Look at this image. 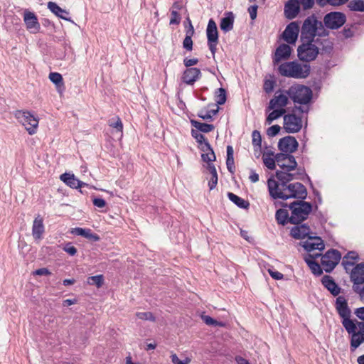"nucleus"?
<instances>
[{"instance_id": "obj_24", "label": "nucleus", "mask_w": 364, "mask_h": 364, "mask_svg": "<svg viewBox=\"0 0 364 364\" xmlns=\"http://www.w3.org/2000/svg\"><path fill=\"white\" fill-rule=\"evenodd\" d=\"M45 231L43 218L38 215L33 223L32 235L35 240H41Z\"/></svg>"}, {"instance_id": "obj_19", "label": "nucleus", "mask_w": 364, "mask_h": 364, "mask_svg": "<svg viewBox=\"0 0 364 364\" xmlns=\"http://www.w3.org/2000/svg\"><path fill=\"white\" fill-rule=\"evenodd\" d=\"M201 77L200 70L196 68H189L184 70L182 80L187 85H193Z\"/></svg>"}, {"instance_id": "obj_30", "label": "nucleus", "mask_w": 364, "mask_h": 364, "mask_svg": "<svg viewBox=\"0 0 364 364\" xmlns=\"http://www.w3.org/2000/svg\"><path fill=\"white\" fill-rule=\"evenodd\" d=\"M202 151L204 153L202 154L201 157L204 161L209 164L215 160V153L208 142H205V145L202 147Z\"/></svg>"}, {"instance_id": "obj_54", "label": "nucleus", "mask_w": 364, "mask_h": 364, "mask_svg": "<svg viewBox=\"0 0 364 364\" xmlns=\"http://www.w3.org/2000/svg\"><path fill=\"white\" fill-rule=\"evenodd\" d=\"M183 46L186 50H187L188 51L192 50H193L192 37H185V38L183 41Z\"/></svg>"}, {"instance_id": "obj_9", "label": "nucleus", "mask_w": 364, "mask_h": 364, "mask_svg": "<svg viewBox=\"0 0 364 364\" xmlns=\"http://www.w3.org/2000/svg\"><path fill=\"white\" fill-rule=\"evenodd\" d=\"M341 255L336 250L327 251L321 257V264L326 272H331L341 260Z\"/></svg>"}, {"instance_id": "obj_40", "label": "nucleus", "mask_w": 364, "mask_h": 364, "mask_svg": "<svg viewBox=\"0 0 364 364\" xmlns=\"http://www.w3.org/2000/svg\"><path fill=\"white\" fill-rule=\"evenodd\" d=\"M215 100L216 104L222 105L226 102V92L223 88H219L215 92Z\"/></svg>"}, {"instance_id": "obj_49", "label": "nucleus", "mask_w": 364, "mask_h": 364, "mask_svg": "<svg viewBox=\"0 0 364 364\" xmlns=\"http://www.w3.org/2000/svg\"><path fill=\"white\" fill-rule=\"evenodd\" d=\"M109 125L110 127H112L113 128L116 129V130L119 132H122L123 129V124L121 121V119L119 117L116 118L115 122L109 121Z\"/></svg>"}, {"instance_id": "obj_31", "label": "nucleus", "mask_w": 364, "mask_h": 364, "mask_svg": "<svg viewBox=\"0 0 364 364\" xmlns=\"http://www.w3.org/2000/svg\"><path fill=\"white\" fill-rule=\"evenodd\" d=\"M234 16L232 13L230 12L227 16L221 19L220 28L224 32H228L233 28Z\"/></svg>"}, {"instance_id": "obj_35", "label": "nucleus", "mask_w": 364, "mask_h": 364, "mask_svg": "<svg viewBox=\"0 0 364 364\" xmlns=\"http://www.w3.org/2000/svg\"><path fill=\"white\" fill-rule=\"evenodd\" d=\"M272 110V111L267 115L265 122V123L269 125L271 124L274 120L280 118L286 112V109H279L277 108Z\"/></svg>"}, {"instance_id": "obj_64", "label": "nucleus", "mask_w": 364, "mask_h": 364, "mask_svg": "<svg viewBox=\"0 0 364 364\" xmlns=\"http://www.w3.org/2000/svg\"><path fill=\"white\" fill-rule=\"evenodd\" d=\"M355 314L361 320L364 321V307L358 308L355 311Z\"/></svg>"}, {"instance_id": "obj_44", "label": "nucleus", "mask_w": 364, "mask_h": 364, "mask_svg": "<svg viewBox=\"0 0 364 364\" xmlns=\"http://www.w3.org/2000/svg\"><path fill=\"white\" fill-rule=\"evenodd\" d=\"M49 79L58 87L63 85V77L58 73H50L49 74Z\"/></svg>"}, {"instance_id": "obj_34", "label": "nucleus", "mask_w": 364, "mask_h": 364, "mask_svg": "<svg viewBox=\"0 0 364 364\" xmlns=\"http://www.w3.org/2000/svg\"><path fill=\"white\" fill-rule=\"evenodd\" d=\"M275 218L279 224L284 225L288 223H290V216L287 210L279 209L277 210Z\"/></svg>"}, {"instance_id": "obj_18", "label": "nucleus", "mask_w": 364, "mask_h": 364, "mask_svg": "<svg viewBox=\"0 0 364 364\" xmlns=\"http://www.w3.org/2000/svg\"><path fill=\"white\" fill-rule=\"evenodd\" d=\"M302 247L307 251L323 250L325 247L323 241L320 237L309 236L308 240L303 242Z\"/></svg>"}, {"instance_id": "obj_50", "label": "nucleus", "mask_w": 364, "mask_h": 364, "mask_svg": "<svg viewBox=\"0 0 364 364\" xmlns=\"http://www.w3.org/2000/svg\"><path fill=\"white\" fill-rule=\"evenodd\" d=\"M281 129L280 126L279 125H273L269 127L267 130V134L269 136L273 137L277 135Z\"/></svg>"}, {"instance_id": "obj_42", "label": "nucleus", "mask_w": 364, "mask_h": 364, "mask_svg": "<svg viewBox=\"0 0 364 364\" xmlns=\"http://www.w3.org/2000/svg\"><path fill=\"white\" fill-rule=\"evenodd\" d=\"M218 112V109H210L208 111H200L198 114V117L205 120H212L213 117Z\"/></svg>"}, {"instance_id": "obj_2", "label": "nucleus", "mask_w": 364, "mask_h": 364, "mask_svg": "<svg viewBox=\"0 0 364 364\" xmlns=\"http://www.w3.org/2000/svg\"><path fill=\"white\" fill-rule=\"evenodd\" d=\"M328 31L325 28L322 21L318 19L315 15L308 16L304 21L301 28V41L318 42V39L315 40L316 36L326 37Z\"/></svg>"}, {"instance_id": "obj_38", "label": "nucleus", "mask_w": 364, "mask_h": 364, "mask_svg": "<svg viewBox=\"0 0 364 364\" xmlns=\"http://www.w3.org/2000/svg\"><path fill=\"white\" fill-rule=\"evenodd\" d=\"M252 145L254 146L255 151L261 150L262 137L260 132L257 130H255L252 134Z\"/></svg>"}, {"instance_id": "obj_61", "label": "nucleus", "mask_w": 364, "mask_h": 364, "mask_svg": "<svg viewBox=\"0 0 364 364\" xmlns=\"http://www.w3.org/2000/svg\"><path fill=\"white\" fill-rule=\"evenodd\" d=\"M218 183V175L212 176L208 182V186L210 190H213L215 188Z\"/></svg>"}, {"instance_id": "obj_56", "label": "nucleus", "mask_w": 364, "mask_h": 364, "mask_svg": "<svg viewBox=\"0 0 364 364\" xmlns=\"http://www.w3.org/2000/svg\"><path fill=\"white\" fill-rule=\"evenodd\" d=\"M258 6L257 5L250 6L248 8V12L252 20H255L257 17Z\"/></svg>"}, {"instance_id": "obj_23", "label": "nucleus", "mask_w": 364, "mask_h": 364, "mask_svg": "<svg viewBox=\"0 0 364 364\" xmlns=\"http://www.w3.org/2000/svg\"><path fill=\"white\" fill-rule=\"evenodd\" d=\"M60 178L66 185L72 188L77 189L87 186V183L76 178L74 174L65 173L60 176Z\"/></svg>"}, {"instance_id": "obj_17", "label": "nucleus", "mask_w": 364, "mask_h": 364, "mask_svg": "<svg viewBox=\"0 0 364 364\" xmlns=\"http://www.w3.org/2000/svg\"><path fill=\"white\" fill-rule=\"evenodd\" d=\"M349 335H350V348L351 352H354L362 343H364V338L362 337L360 333L357 331V327L355 323L353 324L351 328L349 329L345 328Z\"/></svg>"}, {"instance_id": "obj_16", "label": "nucleus", "mask_w": 364, "mask_h": 364, "mask_svg": "<svg viewBox=\"0 0 364 364\" xmlns=\"http://www.w3.org/2000/svg\"><path fill=\"white\" fill-rule=\"evenodd\" d=\"M278 146L283 153L289 154L296 150L298 142L295 137L287 136L279 140Z\"/></svg>"}, {"instance_id": "obj_51", "label": "nucleus", "mask_w": 364, "mask_h": 364, "mask_svg": "<svg viewBox=\"0 0 364 364\" xmlns=\"http://www.w3.org/2000/svg\"><path fill=\"white\" fill-rule=\"evenodd\" d=\"M171 17L170 19V24H176L178 25L181 22V17L177 11L173 10L171 13Z\"/></svg>"}, {"instance_id": "obj_63", "label": "nucleus", "mask_w": 364, "mask_h": 364, "mask_svg": "<svg viewBox=\"0 0 364 364\" xmlns=\"http://www.w3.org/2000/svg\"><path fill=\"white\" fill-rule=\"evenodd\" d=\"M353 290L358 293L360 299L364 301V286L360 288L359 286H353Z\"/></svg>"}, {"instance_id": "obj_4", "label": "nucleus", "mask_w": 364, "mask_h": 364, "mask_svg": "<svg viewBox=\"0 0 364 364\" xmlns=\"http://www.w3.org/2000/svg\"><path fill=\"white\" fill-rule=\"evenodd\" d=\"M289 208L291 210L290 223L299 224L306 219L312 211V205L311 203L300 200L291 203Z\"/></svg>"}, {"instance_id": "obj_1", "label": "nucleus", "mask_w": 364, "mask_h": 364, "mask_svg": "<svg viewBox=\"0 0 364 364\" xmlns=\"http://www.w3.org/2000/svg\"><path fill=\"white\" fill-rule=\"evenodd\" d=\"M277 181L269 178L267 181L270 196L274 199L297 198L304 200L307 196L306 187L301 183H288L294 179H299L294 174L284 171H276Z\"/></svg>"}, {"instance_id": "obj_37", "label": "nucleus", "mask_w": 364, "mask_h": 364, "mask_svg": "<svg viewBox=\"0 0 364 364\" xmlns=\"http://www.w3.org/2000/svg\"><path fill=\"white\" fill-rule=\"evenodd\" d=\"M348 7L353 11L364 12V0H351Z\"/></svg>"}, {"instance_id": "obj_22", "label": "nucleus", "mask_w": 364, "mask_h": 364, "mask_svg": "<svg viewBox=\"0 0 364 364\" xmlns=\"http://www.w3.org/2000/svg\"><path fill=\"white\" fill-rule=\"evenodd\" d=\"M350 280L353 286H359L364 283V263L358 264L350 272Z\"/></svg>"}, {"instance_id": "obj_58", "label": "nucleus", "mask_w": 364, "mask_h": 364, "mask_svg": "<svg viewBox=\"0 0 364 364\" xmlns=\"http://www.w3.org/2000/svg\"><path fill=\"white\" fill-rule=\"evenodd\" d=\"M268 272L269 273L270 276L276 280L282 279L284 277L283 274L279 272L273 270L272 269H269Z\"/></svg>"}, {"instance_id": "obj_33", "label": "nucleus", "mask_w": 364, "mask_h": 364, "mask_svg": "<svg viewBox=\"0 0 364 364\" xmlns=\"http://www.w3.org/2000/svg\"><path fill=\"white\" fill-rule=\"evenodd\" d=\"M228 197L230 201L240 208L247 209L250 206V203L247 200H245L233 193L229 192L228 193Z\"/></svg>"}, {"instance_id": "obj_7", "label": "nucleus", "mask_w": 364, "mask_h": 364, "mask_svg": "<svg viewBox=\"0 0 364 364\" xmlns=\"http://www.w3.org/2000/svg\"><path fill=\"white\" fill-rule=\"evenodd\" d=\"M15 117L26 128L29 134L36 132L38 126V119L28 111L17 110Z\"/></svg>"}, {"instance_id": "obj_5", "label": "nucleus", "mask_w": 364, "mask_h": 364, "mask_svg": "<svg viewBox=\"0 0 364 364\" xmlns=\"http://www.w3.org/2000/svg\"><path fill=\"white\" fill-rule=\"evenodd\" d=\"M287 94L294 102L301 105L308 104L312 98L311 90L305 85L299 84L291 86L287 90Z\"/></svg>"}, {"instance_id": "obj_60", "label": "nucleus", "mask_w": 364, "mask_h": 364, "mask_svg": "<svg viewBox=\"0 0 364 364\" xmlns=\"http://www.w3.org/2000/svg\"><path fill=\"white\" fill-rule=\"evenodd\" d=\"M63 250H64L67 253H68L69 255H72V256H73V255H75L76 254V252H77V249H76L74 246H73V245H70V244H67V245L64 247Z\"/></svg>"}, {"instance_id": "obj_43", "label": "nucleus", "mask_w": 364, "mask_h": 364, "mask_svg": "<svg viewBox=\"0 0 364 364\" xmlns=\"http://www.w3.org/2000/svg\"><path fill=\"white\" fill-rule=\"evenodd\" d=\"M263 162L264 164L269 169L274 170L275 169L277 161L276 156L272 158L269 156H263Z\"/></svg>"}, {"instance_id": "obj_46", "label": "nucleus", "mask_w": 364, "mask_h": 364, "mask_svg": "<svg viewBox=\"0 0 364 364\" xmlns=\"http://www.w3.org/2000/svg\"><path fill=\"white\" fill-rule=\"evenodd\" d=\"M136 316L141 320L154 321L155 319L151 312H138L136 314Z\"/></svg>"}, {"instance_id": "obj_36", "label": "nucleus", "mask_w": 364, "mask_h": 364, "mask_svg": "<svg viewBox=\"0 0 364 364\" xmlns=\"http://www.w3.org/2000/svg\"><path fill=\"white\" fill-rule=\"evenodd\" d=\"M191 124L198 131L204 133H208L214 129V126L213 124L203 123L195 120H192Z\"/></svg>"}, {"instance_id": "obj_57", "label": "nucleus", "mask_w": 364, "mask_h": 364, "mask_svg": "<svg viewBox=\"0 0 364 364\" xmlns=\"http://www.w3.org/2000/svg\"><path fill=\"white\" fill-rule=\"evenodd\" d=\"M198 63V58H186L183 60V64L187 68H189L190 67L196 65Z\"/></svg>"}, {"instance_id": "obj_21", "label": "nucleus", "mask_w": 364, "mask_h": 364, "mask_svg": "<svg viewBox=\"0 0 364 364\" xmlns=\"http://www.w3.org/2000/svg\"><path fill=\"white\" fill-rule=\"evenodd\" d=\"M284 15L288 19H293L300 11L299 0H289L284 5Z\"/></svg>"}, {"instance_id": "obj_28", "label": "nucleus", "mask_w": 364, "mask_h": 364, "mask_svg": "<svg viewBox=\"0 0 364 364\" xmlns=\"http://www.w3.org/2000/svg\"><path fill=\"white\" fill-rule=\"evenodd\" d=\"M310 228L306 225L293 227L291 230V235L295 239H303L310 236Z\"/></svg>"}, {"instance_id": "obj_52", "label": "nucleus", "mask_w": 364, "mask_h": 364, "mask_svg": "<svg viewBox=\"0 0 364 364\" xmlns=\"http://www.w3.org/2000/svg\"><path fill=\"white\" fill-rule=\"evenodd\" d=\"M191 133L193 137H194L196 139L197 142H198L199 144H202L203 142H208L207 141H205V136L201 133H200L198 130H192Z\"/></svg>"}, {"instance_id": "obj_20", "label": "nucleus", "mask_w": 364, "mask_h": 364, "mask_svg": "<svg viewBox=\"0 0 364 364\" xmlns=\"http://www.w3.org/2000/svg\"><path fill=\"white\" fill-rule=\"evenodd\" d=\"M23 21L27 29L29 30L31 33H36L38 32L41 26L34 13L31 11H25Z\"/></svg>"}, {"instance_id": "obj_47", "label": "nucleus", "mask_w": 364, "mask_h": 364, "mask_svg": "<svg viewBox=\"0 0 364 364\" xmlns=\"http://www.w3.org/2000/svg\"><path fill=\"white\" fill-rule=\"evenodd\" d=\"M202 319L208 326H223L222 323L217 321L209 316H203Z\"/></svg>"}, {"instance_id": "obj_15", "label": "nucleus", "mask_w": 364, "mask_h": 364, "mask_svg": "<svg viewBox=\"0 0 364 364\" xmlns=\"http://www.w3.org/2000/svg\"><path fill=\"white\" fill-rule=\"evenodd\" d=\"M299 33V24L298 22H291L285 28L282 33L284 40L289 43H295L298 38Z\"/></svg>"}, {"instance_id": "obj_10", "label": "nucleus", "mask_w": 364, "mask_h": 364, "mask_svg": "<svg viewBox=\"0 0 364 364\" xmlns=\"http://www.w3.org/2000/svg\"><path fill=\"white\" fill-rule=\"evenodd\" d=\"M276 161L277 166L282 169L277 171L290 173L291 171L295 170L297 167V162L294 156L289 154H277L276 155Z\"/></svg>"}, {"instance_id": "obj_59", "label": "nucleus", "mask_w": 364, "mask_h": 364, "mask_svg": "<svg viewBox=\"0 0 364 364\" xmlns=\"http://www.w3.org/2000/svg\"><path fill=\"white\" fill-rule=\"evenodd\" d=\"M92 202L95 206L100 208H104L106 205L105 200L101 198H95L93 199Z\"/></svg>"}, {"instance_id": "obj_12", "label": "nucleus", "mask_w": 364, "mask_h": 364, "mask_svg": "<svg viewBox=\"0 0 364 364\" xmlns=\"http://www.w3.org/2000/svg\"><path fill=\"white\" fill-rule=\"evenodd\" d=\"M346 16L341 12H331L327 14L323 18L324 25L331 29L341 27L346 23Z\"/></svg>"}, {"instance_id": "obj_41", "label": "nucleus", "mask_w": 364, "mask_h": 364, "mask_svg": "<svg viewBox=\"0 0 364 364\" xmlns=\"http://www.w3.org/2000/svg\"><path fill=\"white\" fill-rule=\"evenodd\" d=\"M104 282V277L102 274L90 277L87 279V283L91 285H96L97 287H101Z\"/></svg>"}, {"instance_id": "obj_25", "label": "nucleus", "mask_w": 364, "mask_h": 364, "mask_svg": "<svg viewBox=\"0 0 364 364\" xmlns=\"http://www.w3.org/2000/svg\"><path fill=\"white\" fill-rule=\"evenodd\" d=\"M321 283L333 296H338L341 293V287L335 282L334 279L331 276L324 275L322 277Z\"/></svg>"}, {"instance_id": "obj_39", "label": "nucleus", "mask_w": 364, "mask_h": 364, "mask_svg": "<svg viewBox=\"0 0 364 364\" xmlns=\"http://www.w3.org/2000/svg\"><path fill=\"white\" fill-rule=\"evenodd\" d=\"M348 0H317V3L321 6H326L327 5L338 6L343 5Z\"/></svg>"}, {"instance_id": "obj_13", "label": "nucleus", "mask_w": 364, "mask_h": 364, "mask_svg": "<svg viewBox=\"0 0 364 364\" xmlns=\"http://www.w3.org/2000/svg\"><path fill=\"white\" fill-rule=\"evenodd\" d=\"M302 120L300 117L294 114H288L284 116V129L287 133H296L301 130Z\"/></svg>"}, {"instance_id": "obj_6", "label": "nucleus", "mask_w": 364, "mask_h": 364, "mask_svg": "<svg viewBox=\"0 0 364 364\" xmlns=\"http://www.w3.org/2000/svg\"><path fill=\"white\" fill-rule=\"evenodd\" d=\"M335 306L338 315L342 318L341 323L344 328H351L355 322L350 319L351 311L346 298L338 296L336 299Z\"/></svg>"}, {"instance_id": "obj_48", "label": "nucleus", "mask_w": 364, "mask_h": 364, "mask_svg": "<svg viewBox=\"0 0 364 364\" xmlns=\"http://www.w3.org/2000/svg\"><path fill=\"white\" fill-rule=\"evenodd\" d=\"M171 358L173 364H189L191 362V359L189 358H186L184 360H180L175 353L171 355Z\"/></svg>"}, {"instance_id": "obj_32", "label": "nucleus", "mask_w": 364, "mask_h": 364, "mask_svg": "<svg viewBox=\"0 0 364 364\" xmlns=\"http://www.w3.org/2000/svg\"><path fill=\"white\" fill-rule=\"evenodd\" d=\"M358 259V255L357 252L353 251L348 252L343 258L342 265L344 267L345 269L348 271L349 267L354 264L353 261Z\"/></svg>"}, {"instance_id": "obj_26", "label": "nucleus", "mask_w": 364, "mask_h": 364, "mask_svg": "<svg viewBox=\"0 0 364 364\" xmlns=\"http://www.w3.org/2000/svg\"><path fill=\"white\" fill-rule=\"evenodd\" d=\"M320 256L321 254L318 253L315 255L309 254L304 257V260L311 270L312 273L317 276H319L323 273V270L320 264L315 261V259Z\"/></svg>"}, {"instance_id": "obj_62", "label": "nucleus", "mask_w": 364, "mask_h": 364, "mask_svg": "<svg viewBox=\"0 0 364 364\" xmlns=\"http://www.w3.org/2000/svg\"><path fill=\"white\" fill-rule=\"evenodd\" d=\"M33 274L38 275V276H43V275H49L50 274V271L47 268H40L36 269Z\"/></svg>"}, {"instance_id": "obj_27", "label": "nucleus", "mask_w": 364, "mask_h": 364, "mask_svg": "<svg viewBox=\"0 0 364 364\" xmlns=\"http://www.w3.org/2000/svg\"><path fill=\"white\" fill-rule=\"evenodd\" d=\"M291 49L289 45L282 44L280 45L275 51L274 63L277 64L282 60H285L289 58L291 55Z\"/></svg>"}, {"instance_id": "obj_55", "label": "nucleus", "mask_w": 364, "mask_h": 364, "mask_svg": "<svg viewBox=\"0 0 364 364\" xmlns=\"http://www.w3.org/2000/svg\"><path fill=\"white\" fill-rule=\"evenodd\" d=\"M300 6L301 5L304 10L309 9L313 7L315 0H299Z\"/></svg>"}, {"instance_id": "obj_45", "label": "nucleus", "mask_w": 364, "mask_h": 364, "mask_svg": "<svg viewBox=\"0 0 364 364\" xmlns=\"http://www.w3.org/2000/svg\"><path fill=\"white\" fill-rule=\"evenodd\" d=\"M82 237L87 239H90L92 241H98L100 240V237L97 235L92 232V231L90 229H85L84 230V233L82 235Z\"/></svg>"}, {"instance_id": "obj_3", "label": "nucleus", "mask_w": 364, "mask_h": 364, "mask_svg": "<svg viewBox=\"0 0 364 364\" xmlns=\"http://www.w3.org/2000/svg\"><path fill=\"white\" fill-rule=\"evenodd\" d=\"M278 72L284 77L295 79L306 78L310 73V66L297 61L285 62L278 66Z\"/></svg>"}, {"instance_id": "obj_14", "label": "nucleus", "mask_w": 364, "mask_h": 364, "mask_svg": "<svg viewBox=\"0 0 364 364\" xmlns=\"http://www.w3.org/2000/svg\"><path fill=\"white\" fill-rule=\"evenodd\" d=\"M289 95L285 91H277L276 92L273 98H272L269 102L266 111H270L273 109H285V107L287 105L289 102Z\"/></svg>"}, {"instance_id": "obj_53", "label": "nucleus", "mask_w": 364, "mask_h": 364, "mask_svg": "<svg viewBox=\"0 0 364 364\" xmlns=\"http://www.w3.org/2000/svg\"><path fill=\"white\" fill-rule=\"evenodd\" d=\"M274 87V82L272 80H265L264 82V90L267 93H269L273 91Z\"/></svg>"}, {"instance_id": "obj_11", "label": "nucleus", "mask_w": 364, "mask_h": 364, "mask_svg": "<svg viewBox=\"0 0 364 364\" xmlns=\"http://www.w3.org/2000/svg\"><path fill=\"white\" fill-rule=\"evenodd\" d=\"M206 35L208 48L214 57L217 50V45L218 43V32L216 23L212 18L208 21Z\"/></svg>"}, {"instance_id": "obj_29", "label": "nucleus", "mask_w": 364, "mask_h": 364, "mask_svg": "<svg viewBox=\"0 0 364 364\" xmlns=\"http://www.w3.org/2000/svg\"><path fill=\"white\" fill-rule=\"evenodd\" d=\"M48 8L58 17L68 21H72L71 19L68 17L69 12L60 8L56 3L52 1L48 2Z\"/></svg>"}, {"instance_id": "obj_8", "label": "nucleus", "mask_w": 364, "mask_h": 364, "mask_svg": "<svg viewBox=\"0 0 364 364\" xmlns=\"http://www.w3.org/2000/svg\"><path fill=\"white\" fill-rule=\"evenodd\" d=\"M301 42L302 44L297 49L299 58L304 62L314 60L318 54V48L314 43L315 41H301Z\"/></svg>"}]
</instances>
